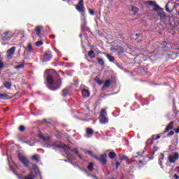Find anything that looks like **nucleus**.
<instances>
[{
	"mask_svg": "<svg viewBox=\"0 0 179 179\" xmlns=\"http://www.w3.org/2000/svg\"><path fill=\"white\" fill-rule=\"evenodd\" d=\"M52 72H54V70L49 69L45 71L46 80L48 85H50V90H58L59 87H61V85L62 83V80L59 79V75H57V79H54V76L51 74Z\"/></svg>",
	"mask_w": 179,
	"mask_h": 179,
	"instance_id": "obj_1",
	"label": "nucleus"
},
{
	"mask_svg": "<svg viewBox=\"0 0 179 179\" xmlns=\"http://www.w3.org/2000/svg\"><path fill=\"white\" fill-rule=\"evenodd\" d=\"M38 176L39 177H41V175H40V171H38V167L36 165H33L31 169V173L23 178V179H34Z\"/></svg>",
	"mask_w": 179,
	"mask_h": 179,
	"instance_id": "obj_2",
	"label": "nucleus"
},
{
	"mask_svg": "<svg viewBox=\"0 0 179 179\" xmlns=\"http://www.w3.org/2000/svg\"><path fill=\"white\" fill-rule=\"evenodd\" d=\"M99 122L101 124L108 123V119L107 118V112L106 111V109H102L101 110L100 115H99Z\"/></svg>",
	"mask_w": 179,
	"mask_h": 179,
	"instance_id": "obj_3",
	"label": "nucleus"
},
{
	"mask_svg": "<svg viewBox=\"0 0 179 179\" xmlns=\"http://www.w3.org/2000/svg\"><path fill=\"white\" fill-rule=\"evenodd\" d=\"M18 159L22 163V164L24 166V167H29L30 166V161H29V159H27V157L22 155H18Z\"/></svg>",
	"mask_w": 179,
	"mask_h": 179,
	"instance_id": "obj_4",
	"label": "nucleus"
},
{
	"mask_svg": "<svg viewBox=\"0 0 179 179\" xmlns=\"http://www.w3.org/2000/svg\"><path fill=\"white\" fill-rule=\"evenodd\" d=\"M13 37V32L11 31H7L1 34V38L3 41H9L10 38Z\"/></svg>",
	"mask_w": 179,
	"mask_h": 179,
	"instance_id": "obj_5",
	"label": "nucleus"
},
{
	"mask_svg": "<svg viewBox=\"0 0 179 179\" xmlns=\"http://www.w3.org/2000/svg\"><path fill=\"white\" fill-rule=\"evenodd\" d=\"M51 146L54 149H67V150H71V148L69 146L62 143H55L54 144L51 145Z\"/></svg>",
	"mask_w": 179,
	"mask_h": 179,
	"instance_id": "obj_6",
	"label": "nucleus"
},
{
	"mask_svg": "<svg viewBox=\"0 0 179 179\" xmlns=\"http://www.w3.org/2000/svg\"><path fill=\"white\" fill-rule=\"evenodd\" d=\"M51 59H52V53H51V51L48 50L43 55V62H48Z\"/></svg>",
	"mask_w": 179,
	"mask_h": 179,
	"instance_id": "obj_7",
	"label": "nucleus"
},
{
	"mask_svg": "<svg viewBox=\"0 0 179 179\" xmlns=\"http://www.w3.org/2000/svg\"><path fill=\"white\" fill-rule=\"evenodd\" d=\"M94 159H96L101 163H103V164H106V163H107V155L106 154L101 155L99 157H97V155L94 156Z\"/></svg>",
	"mask_w": 179,
	"mask_h": 179,
	"instance_id": "obj_8",
	"label": "nucleus"
},
{
	"mask_svg": "<svg viewBox=\"0 0 179 179\" xmlns=\"http://www.w3.org/2000/svg\"><path fill=\"white\" fill-rule=\"evenodd\" d=\"M179 155L178 152H174L169 156L168 160L169 163H176V160H178Z\"/></svg>",
	"mask_w": 179,
	"mask_h": 179,
	"instance_id": "obj_9",
	"label": "nucleus"
},
{
	"mask_svg": "<svg viewBox=\"0 0 179 179\" xmlns=\"http://www.w3.org/2000/svg\"><path fill=\"white\" fill-rule=\"evenodd\" d=\"M76 9L80 13L85 12V5L83 0H79L78 4L76 6Z\"/></svg>",
	"mask_w": 179,
	"mask_h": 179,
	"instance_id": "obj_10",
	"label": "nucleus"
},
{
	"mask_svg": "<svg viewBox=\"0 0 179 179\" xmlns=\"http://www.w3.org/2000/svg\"><path fill=\"white\" fill-rule=\"evenodd\" d=\"M15 51H16L15 47H12L10 49L7 50V58L8 59H10L12 56L15 55Z\"/></svg>",
	"mask_w": 179,
	"mask_h": 179,
	"instance_id": "obj_11",
	"label": "nucleus"
},
{
	"mask_svg": "<svg viewBox=\"0 0 179 179\" xmlns=\"http://www.w3.org/2000/svg\"><path fill=\"white\" fill-rule=\"evenodd\" d=\"M86 134L85 135V138H91V136H93V134H94V131L91 128H87L86 129Z\"/></svg>",
	"mask_w": 179,
	"mask_h": 179,
	"instance_id": "obj_12",
	"label": "nucleus"
},
{
	"mask_svg": "<svg viewBox=\"0 0 179 179\" xmlns=\"http://www.w3.org/2000/svg\"><path fill=\"white\" fill-rule=\"evenodd\" d=\"M157 139H160V136H159V135L158 136H153L152 139V140H150V139L148 140L146 144L147 145H152L153 143V141H157Z\"/></svg>",
	"mask_w": 179,
	"mask_h": 179,
	"instance_id": "obj_13",
	"label": "nucleus"
},
{
	"mask_svg": "<svg viewBox=\"0 0 179 179\" xmlns=\"http://www.w3.org/2000/svg\"><path fill=\"white\" fill-rule=\"evenodd\" d=\"M41 30H43V26H38L35 29V33L38 37L41 35Z\"/></svg>",
	"mask_w": 179,
	"mask_h": 179,
	"instance_id": "obj_14",
	"label": "nucleus"
},
{
	"mask_svg": "<svg viewBox=\"0 0 179 179\" xmlns=\"http://www.w3.org/2000/svg\"><path fill=\"white\" fill-rule=\"evenodd\" d=\"M174 127V122H171L166 127L164 132H169L170 129H173V127Z\"/></svg>",
	"mask_w": 179,
	"mask_h": 179,
	"instance_id": "obj_15",
	"label": "nucleus"
},
{
	"mask_svg": "<svg viewBox=\"0 0 179 179\" xmlns=\"http://www.w3.org/2000/svg\"><path fill=\"white\" fill-rule=\"evenodd\" d=\"M39 138L43 141V142H48L50 141V137L49 136H44V134H38Z\"/></svg>",
	"mask_w": 179,
	"mask_h": 179,
	"instance_id": "obj_16",
	"label": "nucleus"
},
{
	"mask_svg": "<svg viewBox=\"0 0 179 179\" xmlns=\"http://www.w3.org/2000/svg\"><path fill=\"white\" fill-rule=\"evenodd\" d=\"M82 94L83 97H89L90 96V92L86 89L82 90Z\"/></svg>",
	"mask_w": 179,
	"mask_h": 179,
	"instance_id": "obj_17",
	"label": "nucleus"
},
{
	"mask_svg": "<svg viewBox=\"0 0 179 179\" xmlns=\"http://www.w3.org/2000/svg\"><path fill=\"white\" fill-rule=\"evenodd\" d=\"M157 16L161 17V19H166L167 17V15H166V13L164 11L159 12L157 13Z\"/></svg>",
	"mask_w": 179,
	"mask_h": 179,
	"instance_id": "obj_18",
	"label": "nucleus"
},
{
	"mask_svg": "<svg viewBox=\"0 0 179 179\" xmlns=\"http://www.w3.org/2000/svg\"><path fill=\"white\" fill-rule=\"evenodd\" d=\"M110 85H111V81L110 80H106L104 83L103 87H102L103 90H104L106 87H108Z\"/></svg>",
	"mask_w": 179,
	"mask_h": 179,
	"instance_id": "obj_19",
	"label": "nucleus"
},
{
	"mask_svg": "<svg viewBox=\"0 0 179 179\" xmlns=\"http://www.w3.org/2000/svg\"><path fill=\"white\" fill-rule=\"evenodd\" d=\"M26 50L29 52H33V46L31 45V43L28 44V45L26 48Z\"/></svg>",
	"mask_w": 179,
	"mask_h": 179,
	"instance_id": "obj_20",
	"label": "nucleus"
},
{
	"mask_svg": "<svg viewBox=\"0 0 179 179\" xmlns=\"http://www.w3.org/2000/svg\"><path fill=\"white\" fill-rule=\"evenodd\" d=\"M88 56L90 57V58H95L96 57V54H94V51L90 50L88 52Z\"/></svg>",
	"mask_w": 179,
	"mask_h": 179,
	"instance_id": "obj_21",
	"label": "nucleus"
},
{
	"mask_svg": "<svg viewBox=\"0 0 179 179\" xmlns=\"http://www.w3.org/2000/svg\"><path fill=\"white\" fill-rule=\"evenodd\" d=\"M31 159L38 163L40 162V156L39 155H34Z\"/></svg>",
	"mask_w": 179,
	"mask_h": 179,
	"instance_id": "obj_22",
	"label": "nucleus"
},
{
	"mask_svg": "<svg viewBox=\"0 0 179 179\" xmlns=\"http://www.w3.org/2000/svg\"><path fill=\"white\" fill-rule=\"evenodd\" d=\"M72 152H73V153H75L78 156V157H79V159H82V156H80V155H79V151H78V149L73 148L72 150Z\"/></svg>",
	"mask_w": 179,
	"mask_h": 179,
	"instance_id": "obj_23",
	"label": "nucleus"
},
{
	"mask_svg": "<svg viewBox=\"0 0 179 179\" xmlns=\"http://www.w3.org/2000/svg\"><path fill=\"white\" fill-rule=\"evenodd\" d=\"M4 86L6 87V89H10V87H12V83H10L8 81H6L4 83Z\"/></svg>",
	"mask_w": 179,
	"mask_h": 179,
	"instance_id": "obj_24",
	"label": "nucleus"
},
{
	"mask_svg": "<svg viewBox=\"0 0 179 179\" xmlns=\"http://www.w3.org/2000/svg\"><path fill=\"white\" fill-rule=\"evenodd\" d=\"M87 169L90 171H93L94 169V164L93 162H90L89 165L87 166Z\"/></svg>",
	"mask_w": 179,
	"mask_h": 179,
	"instance_id": "obj_25",
	"label": "nucleus"
},
{
	"mask_svg": "<svg viewBox=\"0 0 179 179\" xmlns=\"http://www.w3.org/2000/svg\"><path fill=\"white\" fill-rule=\"evenodd\" d=\"M68 93H69V90L66 88V89L63 90L62 96L64 97H66V96L68 94Z\"/></svg>",
	"mask_w": 179,
	"mask_h": 179,
	"instance_id": "obj_26",
	"label": "nucleus"
},
{
	"mask_svg": "<svg viewBox=\"0 0 179 179\" xmlns=\"http://www.w3.org/2000/svg\"><path fill=\"white\" fill-rule=\"evenodd\" d=\"M108 59L110 61V62H114V57L110 55H106Z\"/></svg>",
	"mask_w": 179,
	"mask_h": 179,
	"instance_id": "obj_27",
	"label": "nucleus"
},
{
	"mask_svg": "<svg viewBox=\"0 0 179 179\" xmlns=\"http://www.w3.org/2000/svg\"><path fill=\"white\" fill-rule=\"evenodd\" d=\"M96 61H98L99 65H104V60L103 59L96 58Z\"/></svg>",
	"mask_w": 179,
	"mask_h": 179,
	"instance_id": "obj_28",
	"label": "nucleus"
},
{
	"mask_svg": "<svg viewBox=\"0 0 179 179\" xmlns=\"http://www.w3.org/2000/svg\"><path fill=\"white\" fill-rule=\"evenodd\" d=\"M159 164L162 165V161L164 160V155L163 154H161L159 155Z\"/></svg>",
	"mask_w": 179,
	"mask_h": 179,
	"instance_id": "obj_29",
	"label": "nucleus"
},
{
	"mask_svg": "<svg viewBox=\"0 0 179 179\" xmlns=\"http://www.w3.org/2000/svg\"><path fill=\"white\" fill-rule=\"evenodd\" d=\"M23 66H24V64H21L18 66H15L14 68L15 69H22V68H23Z\"/></svg>",
	"mask_w": 179,
	"mask_h": 179,
	"instance_id": "obj_30",
	"label": "nucleus"
},
{
	"mask_svg": "<svg viewBox=\"0 0 179 179\" xmlns=\"http://www.w3.org/2000/svg\"><path fill=\"white\" fill-rule=\"evenodd\" d=\"M108 156L110 159H114L115 157V154L113 152H109Z\"/></svg>",
	"mask_w": 179,
	"mask_h": 179,
	"instance_id": "obj_31",
	"label": "nucleus"
},
{
	"mask_svg": "<svg viewBox=\"0 0 179 179\" xmlns=\"http://www.w3.org/2000/svg\"><path fill=\"white\" fill-rule=\"evenodd\" d=\"M85 153L90 155V156H92V157H94V156H96L94 154H93V152H92V151L86 150Z\"/></svg>",
	"mask_w": 179,
	"mask_h": 179,
	"instance_id": "obj_32",
	"label": "nucleus"
},
{
	"mask_svg": "<svg viewBox=\"0 0 179 179\" xmlns=\"http://www.w3.org/2000/svg\"><path fill=\"white\" fill-rule=\"evenodd\" d=\"M131 10H132L134 13H136V12H138V10H139V9H138L137 7L132 6V7H131Z\"/></svg>",
	"mask_w": 179,
	"mask_h": 179,
	"instance_id": "obj_33",
	"label": "nucleus"
},
{
	"mask_svg": "<svg viewBox=\"0 0 179 179\" xmlns=\"http://www.w3.org/2000/svg\"><path fill=\"white\" fill-rule=\"evenodd\" d=\"M8 97V94L6 93L0 94V99H6Z\"/></svg>",
	"mask_w": 179,
	"mask_h": 179,
	"instance_id": "obj_34",
	"label": "nucleus"
},
{
	"mask_svg": "<svg viewBox=\"0 0 179 179\" xmlns=\"http://www.w3.org/2000/svg\"><path fill=\"white\" fill-rule=\"evenodd\" d=\"M36 47H41V45H43V41H37L36 43Z\"/></svg>",
	"mask_w": 179,
	"mask_h": 179,
	"instance_id": "obj_35",
	"label": "nucleus"
},
{
	"mask_svg": "<svg viewBox=\"0 0 179 179\" xmlns=\"http://www.w3.org/2000/svg\"><path fill=\"white\" fill-rule=\"evenodd\" d=\"M148 3H149V5H150V6H155V5H156V1H150L148 2Z\"/></svg>",
	"mask_w": 179,
	"mask_h": 179,
	"instance_id": "obj_36",
	"label": "nucleus"
},
{
	"mask_svg": "<svg viewBox=\"0 0 179 179\" xmlns=\"http://www.w3.org/2000/svg\"><path fill=\"white\" fill-rule=\"evenodd\" d=\"M165 9H166V12H168L169 13H171V10H170V8H169V4L166 5Z\"/></svg>",
	"mask_w": 179,
	"mask_h": 179,
	"instance_id": "obj_37",
	"label": "nucleus"
},
{
	"mask_svg": "<svg viewBox=\"0 0 179 179\" xmlns=\"http://www.w3.org/2000/svg\"><path fill=\"white\" fill-rule=\"evenodd\" d=\"M24 129H26V127H24V126H20L19 127V131H20L21 132H23V131H24Z\"/></svg>",
	"mask_w": 179,
	"mask_h": 179,
	"instance_id": "obj_38",
	"label": "nucleus"
},
{
	"mask_svg": "<svg viewBox=\"0 0 179 179\" xmlns=\"http://www.w3.org/2000/svg\"><path fill=\"white\" fill-rule=\"evenodd\" d=\"M159 9H160V7H159V6H157V5L155 4V8H154V10L157 11V10H159Z\"/></svg>",
	"mask_w": 179,
	"mask_h": 179,
	"instance_id": "obj_39",
	"label": "nucleus"
},
{
	"mask_svg": "<svg viewBox=\"0 0 179 179\" xmlns=\"http://www.w3.org/2000/svg\"><path fill=\"white\" fill-rule=\"evenodd\" d=\"M89 13L91 15H94V11L92 9H89Z\"/></svg>",
	"mask_w": 179,
	"mask_h": 179,
	"instance_id": "obj_40",
	"label": "nucleus"
},
{
	"mask_svg": "<svg viewBox=\"0 0 179 179\" xmlns=\"http://www.w3.org/2000/svg\"><path fill=\"white\" fill-rule=\"evenodd\" d=\"M174 135V131H171L168 134V136H173Z\"/></svg>",
	"mask_w": 179,
	"mask_h": 179,
	"instance_id": "obj_41",
	"label": "nucleus"
},
{
	"mask_svg": "<svg viewBox=\"0 0 179 179\" xmlns=\"http://www.w3.org/2000/svg\"><path fill=\"white\" fill-rule=\"evenodd\" d=\"M55 52L57 53V55H58L59 57H61V55L59 54V51L58 50H57V48H55Z\"/></svg>",
	"mask_w": 179,
	"mask_h": 179,
	"instance_id": "obj_42",
	"label": "nucleus"
},
{
	"mask_svg": "<svg viewBox=\"0 0 179 179\" xmlns=\"http://www.w3.org/2000/svg\"><path fill=\"white\" fill-rule=\"evenodd\" d=\"M3 68V62H0V69H2Z\"/></svg>",
	"mask_w": 179,
	"mask_h": 179,
	"instance_id": "obj_43",
	"label": "nucleus"
},
{
	"mask_svg": "<svg viewBox=\"0 0 179 179\" xmlns=\"http://www.w3.org/2000/svg\"><path fill=\"white\" fill-rule=\"evenodd\" d=\"M173 178H174L175 179H178V178H179V176H178V175L175 174V175L173 176Z\"/></svg>",
	"mask_w": 179,
	"mask_h": 179,
	"instance_id": "obj_44",
	"label": "nucleus"
},
{
	"mask_svg": "<svg viewBox=\"0 0 179 179\" xmlns=\"http://www.w3.org/2000/svg\"><path fill=\"white\" fill-rule=\"evenodd\" d=\"M144 152L145 151H143L141 154V152H137L136 154L138 155L139 156H142V155H143Z\"/></svg>",
	"mask_w": 179,
	"mask_h": 179,
	"instance_id": "obj_45",
	"label": "nucleus"
},
{
	"mask_svg": "<svg viewBox=\"0 0 179 179\" xmlns=\"http://www.w3.org/2000/svg\"><path fill=\"white\" fill-rule=\"evenodd\" d=\"M120 162H116V167L117 169H118V167H120Z\"/></svg>",
	"mask_w": 179,
	"mask_h": 179,
	"instance_id": "obj_46",
	"label": "nucleus"
},
{
	"mask_svg": "<svg viewBox=\"0 0 179 179\" xmlns=\"http://www.w3.org/2000/svg\"><path fill=\"white\" fill-rule=\"evenodd\" d=\"M97 83H98V85H101V83H103V82L97 80Z\"/></svg>",
	"mask_w": 179,
	"mask_h": 179,
	"instance_id": "obj_47",
	"label": "nucleus"
},
{
	"mask_svg": "<svg viewBox=\"0 0 179 179\" xmlns=\"http://www.w3.org/2000/svg\"><path fill=\"white\" fill-rule=\"evenodd\" d=\"M175 132L176 134H179V129H176Z\"/></svg>",
	"mask_w": 179,
	"mask_h": 179,
	"instance_id": "obj_48",
	"label": "nucleus"
},
{
	"mask_svg": "<svg viewBox=\"0 0 179 179\" xmlns=\"http://www.w3.org/2000/svg\"><path fill=\"white\" fill-rule=\"evenodd\" d=\"M176 173H179V166L176 169Z\"/></svg>",
	"mask_w": 179,
	"mask_h": 179,
	"instance_id": "obj_49",
	"label": "nucleus"
},
{
	"mask_svg": "<svg viewBox=\"0 0 179 179\" xmlns=\"http://www.w3.org/2000/svg\"><path fill=\"white\" fill-rule=\"evenodd\" d=\"M50 38H55V35L50 36Z\"/></svg>",
	"mask_w": 179,
	"mask_h": 179,
	"instance_id": "obj_50",
	"label": "nucleus"
},
{
	"mask_svg": "<svg viewBox=\"0 0 179 179\" xmlns=\"http://www.w3.org/2000/svg\"><path fill=\"white\" fill-rule=\"evenodd\" d=\"M143 162H142V161H138V164H143Z\"/></svg>",
	"mask_w": 179,
	"mask_h": 179,
	"instance_id": "obj_51",
	"label": "nucleus"
},
{
	"mask_svg": "<svg viewBox=\"0 0 179 179\" xmlns=\"http://www.w3.org/2000/svg\"><path fill=\"white\" fill-rule=\"evenodd\" d=\"M59 72H60V73L62 74L63 76L64 75V72H62V71H60Z\"/></svg>",
	"mask_w": 179,
	"mask_h": 179,
	"instance_id": "obj_52",
	"label": "nucleus"
},
{
	"mask_svg": "<svg viewBox=\"0 0 179 179\" xmlns=\"http://www.w3.org/2000/svg\"><path fill=\"white\" fill-rule=\"evenodd\" d=\"M84 22L86 23V18H84Z\"/></svg>",
	"mask_w": 179,
	"mask_h": 179,
	"instance_id": "obj_53",
	"label": "nucleus"
},
{
	"mask_svg": "<svg viewBox=\"0 0 179 179\" xmlns=\"http://www.w3.org/2000/svg\"><path fill=\"white\" fill-rule=\"evenodd\" d=\"M94 179H97V177L96 176H92Z\"/></svg>",
	"mask_w": 179,
	"mask_h": 179,
	"instance_id": "obj_54",
	"label": "nucleus"
},
{
	"mask_svg": "<svg viewBox=\"0 0 179 179\" xmlns=\"http://www.w3.org/2000/svg\"><path fill=\"white\" fill-rule=\"evenodd\" d=\"M68 156H69V157H71V154H69V155H68Z\"/></svg>",
	"mask_w": 179,
	"mask_h": 179,
	"instance_id": "obj_55",
	"label": "nucleus"
},
{
	"mask_svg": "<svg viewBox=\"0 0 179 179\" xmlns=\"http://www.w3.org/2000/svg\"><path fill=\"white\" fill-rule=\"evenodd\" d=\"M138 36H139V34H136V37H138Z\"/></svg>",
	"mask_w": 179,
	"mask_h": 179,
	"instance_id": "obj_56",
	"label": "nucleus"
},
{
	"mask_svg": "<svg viewBox=\"0 0 179 179\" xmlns=\"http://www.w3.org/2000/svg\"><path fill=\"white\" fill-rule=\"evenodd\" d=\"M123 159H127V157L124 156V157H123Z\"/></svg>",
	"mask_w": 179,
	"mask_h": 179,
	"instance_id": "obj_57",
	"label": "nucleus"
},
{
	"mask_svg": "<svg viewBox=\"0 0 179 179\" xmlns=\"http://www.w3.org/2000/svg\"><path fill=\"white\" fill-rule=\"evenodd\" d=\"M22 143H26V141H23Z\"/></svg>",
	"mask_w": 179,
	"mask_h": 179,
	"instance_id": "obj_58",
	"label": "nucleus"
},
{
	"mask_svg": "<svg viewBox=\"0 0 179 179\" xmlns=\"http://www.w3.org/2000/svg\"><path fill=\"white\" fill-rule=\"evenodd\" d=\"M63 1H66V0H63Z\"/></svg>",
	"mask_w": 179,
	"mask_h": 179,
	"instance_id": "obj_59",
	"label": "nucleus"
}]
</instances>
